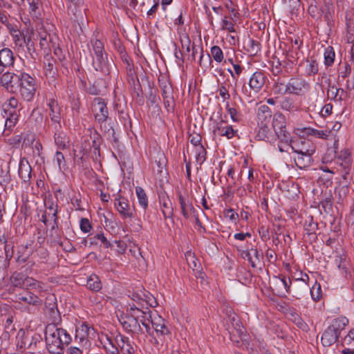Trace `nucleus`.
Wrapping results in <instances>:
<instances>
[{
  "label": "nucleus",
  "instance_id": "nucleus-1",
  "mask_svg": "<svg viewBox=\"0 0 354 354\" xmlns=\"http://www.w3.org/2000/svg\"><path fill=\"white\" fill-rule=\"evenodd\" d=\"M45 339L50 353L62 354L64 345H68L71 338L66 330L58 328L55 324H50L45 329Z\"/></svg>",
  "mask_w": 354,
  "mask_h": 354
},
{
  "label": "nucleus",
  "instance_id": "nucleus-2",
  "mask_svg": "<svg viewBox=\"0 0 354 354\" xmlns=\"http://www.w3.org/2000/svg\"><path fill=\"white\" fill-rule=\"evenodd\" d=\"M92 50L91 54L93 57V67L97 71L107 75L110 73L112 61H109L104 51L102 42L95 39L91 41Z\"/></svg>",
  "mask_w": 354,
  "mask_h": 354
},
{
  "label": "nucleus",
  "instance_id": "nucleus-3",
  "mask_svg": "<svg viewBox=\"0 0 354 354\" xmlns=\"http://www.w3.org/2000/svg\"><path fill=\"white\" fill-rule=\"evenodd\" d=\"M272 126L275 132L277 138L281 142H284L288 148L291 149V145L297 142V148H302L303 145L306 147V142L301 140H293L290 133L286 130V120L283 115L277 113L274 115L272 121Z\"/></svg>",
  "mask_w": 354,
  "mask_h": 354
},
{
  "label": "nucleus",
  "instance_id": "nucleus-4",
  "mask_svg": "<svg viewBox=\"0 0 354 354\" xmlns=\"http://www.w3.org/2000/svg\"><path fill=\"white\" fill-rule=\"evenodd\" d=\"M17 82V88H19L22 98L28 102L31 101L37 90L35 79L26 73L19 72Z\"/></svg>",
  "mask_w": 354,
  "mask_h": 354
},
{
  "label": "nucleus",
  "instance_id": "nucleus-5",
  "mask_svg": "<svg viewBox=\"0 0 354 354\" xmlns=\"http://www.w3.org/2000/svg\"><path fill=\"white\" fill-rule=\"evenodd\" d=\"M142 310H134L131 314L121 313L118 315V319L124 330L128 332L138 333L142 332L138 319L141 317Z\"/></svg>",
  "mask_w": 354,
  "mask_h": 354
},
{
  "label": "nucleus",
  "instance_id": "nucleus-6",
  "mask_svg": "<svg viewBox=\"0 0 354 354\" xmlns=\"http://www.w3.org/2000/svg\"><path fill=\"white\" fill-rule=\"evenodd\" d=\"M10 283L14 287L32 288L35 290H42L43 284L32 278L26 277L20 272H14L10 277Z\"/></svg>",
  "mask_w": 354,
  "mask_h": 354
},
{
  "label": "nucleus",
  "instance_id": "nucleus-7",
  "mask_svg": "<svg viewBox=\"0 0 354 354\" xmlns=\"http://www.w3.org/2000/svg\"><path fill=\"white\" fill-rule=\"evenodd\" d=\"M291 149L298 154L297 158H295V162L297 167L299 169H304L310 165L312 162V154L313 150H310L303 145L302 148H297V142L293 143L290 146Z\"/></svg>",
  "mask_w": 354,
  "mask_h": 354
},
{
  "label": "nucleus",
  "instance_id": "nucleus-8",
  "mask_svg": "<svg viewBox=\"0 0 354 354\" xmlns=\"http://www.w3.org/2000/svg\"><path fill=\"white\" fill-rule=\"evenodd\" d=\"M92 110L95 115V120L99 123H103L108 120L109 111L106 104L101 97H96L92 103Z\"/></svg>",
  "mask_w": 354,
  "mask_h": 354
},
{
  "label": "nucleus",
  "instance_id": "nucleus-9",
  "mask_svg": "<svg viewBox=\"0 0 354 354\" xmlns=\"http://www.w3.org/2000/svg\"><path fill=\"white\" fill-rule=\"evenodd\" d=\"M41 6L42 5L35 6L29 4V13L33 22L35 24V26L31 24V21L29 19H22L24 24H28L29 27L32 28H35L37 30L42 28Z\"/></svg>",
  "mask_w": 354,
  "mask_h": 354
},
{
  "label": "nucleus",
  "instance_id": "nucleus-10",
  "mask_svg": "<svg viewBox=\"0 0 354 354\" xmlns=\"http://www.w3.org/2000/svg\"><path fill=\"white\" fill-rule=\"evenodd\" d=\"M18 73L6 72L2 73L0 76V84L8 91L15 92L17 89L18 82Z\"/></svg>",
  "mask_w": 354,
  "mask_h": 354
},
{
  "label": "nucleus",
  "instance_id": "nucleus-11",
  "mask_svg": "<svg viewBox=\"0 0 354 354\" xmlns=\"http://www.w3.org/2000/svg\"><path fill=\"white\" fill-rule=\"evenodd\" d=\"M70 4L68 7L69 14H72L77 21L83 22L84 19L85 10L83 0H67Z\"/></svg>",
  "mask_w": 354,
  "mask_h": 354
},
{
  "label": "nucleus",
  "instance_id": "nucleus-12",
  "mask_svg": "<svg viewBox=\"0 0 354 354\" xmlns=\"http://www.w3.org/2000/svg\"><path fill=\"white\" fill-rule=\"evenodd\" d=\"M15 62V57L12 51L4 48L0 50V75L6 68H10L13 66Z\"/></svg>",
  "mask_w": 354,
  "mask_h": 354
},
{
  "label": "nucleus",
  "instance_id": "nucleus-13",
  "mask_svg": "<svg viewBox=\"0 0 354 354\" xmlns=\"http://www.w3.org/2000/svg\"><path fill=\"white\" fill-rule=\"evenodd\" d=\"M117 210L123 218H131L134 216V209L131 207L128 201L123 198H119L115 203Z\"/></svg>",
  "mask_w": 354,
  "mask_h": 354
},
{
  "label": "nucleus",
  "instance_id": "nucleus-14",
  "mask_svg": "<svg viewBox=\"0 0 354 354\" xmlns=\"http://www.w3.org/2000/svg\"><path fill=\"white\" fill-rule=\"evenodd\" d=\"M282 11L291 15L297 13L300 8L299 0H275Z\"/></svg>",
  "mask_w": 354,
  "mask_h": 354
},
{
  "label": "nucleus",
  "instance_id": "nucleus-15",
  "mask_svg": "<svg viewBox=\"0 0 354 354\" xmlns=\"http://www.w3.org/2000/svg\"><path fill=\"white\" fill-rule=\"evenodd\" d=\"M306 85V83L304 80L301 79L292 78L286 85L285 92L299 95Z\"/></svg>",
  "mask_w": 354,
  "mask_h": 354
},
{
  "label": "nucleus",
  "instance_id": "nucleus-16",
  "mask_svg": "<svg viewBox=\"0 0 354 354\" xmlns=\"http://www.w3.org/2000/svg\"><path fill=\"white\" fill-rule=\"evenodd\" d=\"M115 342L118 347V351L120 350L123 354H132L134 352L128 337L120 334L118 335L115 337Z\"/></svg>",
  "mask_w": 354,
  "mask_h": 354
},
{
  "label": "nucleus",
  "instance_id": "nucleus-17",
  "mask_svg": "<svg viewBox=\"0 0 354 354\" xmlns=\"http://www.w3.org/2000/svg\"><path fill=\"white\" fill-rule=\"evenodd\" d=\"M48 106L50 109L49 115L52 122H53L55 125H58L60 127L59 120H60V108L58 105L57 101L54 99H50L48 102Z\"/></svg>",
  "mask_w": 354,
  "mask_h": 354
},
{
  "label": "nucleus",
  "instance_id": "nucleus-18",
  "mask_svg": "<svg viewBox=\"0 0 354 354\" xmlns=\"http://www.w3.org/2000/svg\"><path fill=\"white\" fill-rule=\"evenodd\" d=\"M265 75L261 71H256L253 73L249 81L251 88L256 91H259L265 84Z\"/></svg>",
  "mask_w": 354,
  "mask_h": 354
},
{
  "label": "nucleus",
  "instance_id": "nucleus-19",
  "mask_svg": "<svg viewBox=\"0 0 354 354\" xmlns=\"http://www.w3.org/2000/svg\"><path fill=\"white\" fill-rule=\"evenodd\" d=\"M151 324L158 335L164 336L169 333V329L165 326V320L160 316L153 318Z\"/></svg>",
  "mask_w": 354,
  "mask_h": 354
},
{
  "label": "nucleus",
  "instance_id": "nucleus-20",
  "mask_svg": "<svg viewBox=\"0 0 354 354\" xmlns=\"http://www.w3.org/2000/svg\"><path fill=\"white\" fill-rule=\"evenodd\" d=\"M179 203L181 209V212L185 218H188L192 213L195 212L192 203L189 199L182 194L178 195Z\"/></svg>",
  "mask_w": 354,
  "mask_h": 354
},
{
  "label": "nucleus",
  "instance_id": "nucleus-21",
  "mask_svg": "<svg viewBox=\"0 0 354 354\" xmlns=\"http://www.w3.org/2000/svg\"><path fill=\"white\" fill-rule=\"evenodd\" d=\"M56 60L50 55L44 57V66L45 75L47 77L54 78L57 75V68L55 67Z\"/></svg>",
  "mask_w": 354,
  "mask_h": 354
},
{
  "label": "nucleus",
  "instance_id": "nucleus-22",
  "mask_svg": "<svg viewBox=\"0 0 354 354\" xmlns=\"http://www.w3.org/2000/svg\"><path fill=\"white\" fill-rule=\"evenodd\" d=\"M348 320L345 317H340L334 319L330 324V328L335 332L339 337L342 330L347 326Z\"/></svg>",
  "mask_w": 354,
  "mask_h": 354
},
{
  "label": "nucleus",
  "instance_id": "nucleus-23",
  "mask_svg": "<svg viewBox=\"0 0 354 354\" xmlns=\"http://www.w3.org/2000/svg\"><path fill=\"white\" fill-rule=\"evenodd\" d=\"M271 117V111L268 106L263 105L259 109L257 118L259 126L268 124Z\"/></svg>",
  "mask_w": 354,
  "mask_h": 354
},
{
  "label": "nucleus",
  "instance_id": "nucleus-24",
  "mask_svg": "<svg viewBox=\"0 0 354 354\" xmlns=\"http://www.w3.org/2000/svg\"><path fill=\"white\" fill-rule=\"evenodd\" d=\"M19 176L24 181L27 182L31 176V167L25 159H21L19 165Z\"/></svg>",
  "mask_w": 354,
  "mask_h": 354
},
{
  "label": "nucleus",
  "instance_id": "nucleus-25",
  "mask_svg": "<svg viewBox=\"0 0 354 354\" xmlns=\"http://www.w3.org/2000/svg\"><path fill=\"white\" fill-rule=\"evenodd\" d=\"M339 336L333 332L328 326L323 333L322 336V344L324 346H329L334 344L338 339Z\"/></svg>",
  "mask_w": 354,
  "mask_h": 354
},
{
  "label": "nucleus",
  "instance_id": "nucleus-26",
  "mask_svg": "<svg viewBox=\"0 0 354 354\" xmlns=\"http://www.w3.org/2000/svg\"><path fill=\"white\" fill-rule=\"evenodd\" d=\"M59 126L56 124L55 127L56 130L55 142L59 149H65L68 143V138L64 132L59 131Z\"/></svg>",
  "mask_w": 354,
  "mask_h": 354
},
{
  "label": "nucleus",
  "instance_id": "nucleus-27",
  "mask_svg": "<svg viewBox=\"0 0 354 354\" xmlns=\"http://www.w3.org/2000/svg\"><path fill=\"white\" fill-rule=\"evenodd\" d=\"M223 123L224 122L221 121L217 124L214 133L217 132L219 136H226L228 139L233 138L235 131L233 129L232 126H223Z\"/></svg>",
  "mask_w": 354,
  "mask_h": 354
},
{
  "label": "nucleus",
  "instance_id": "nucleus-28",
  "mask_svg": "<svg viewBox=\"0 0 354 354\" xmlns=\"http://www.w3.org/2000/svg\"><path fill=\"white\" fill-rule=\"evenodd\" d=\"M160 201L165 218H171L173 215V207L171 201L167 196H163Z\"/></svg>",
  "mask_w": 354,
  "mask_h": 354
},
{
  "label": "nucleus",
  "instance_id": "nucleus-29",
  "mask_svg": "<svg viewBox=\"0 0 354 354\" xmlns=\"http://www.w3.org/2000/svg\"><path fill=\"white\" fill-rule=\"evenodd\" d=\"M87 287L93 292H98L102 289V283L96 274H91L87 279Z\"/></svg>",
  "mask_w": 354,
  "mask_h": 354
},
{
  "label": "nucleus",
  "instance_id": "nucleus-30",
  "mask_svg": "<svg viewBox=\"0 0 354 354\" xmlns=\"http://www.w3.org/2000/svg\"><path fill=\"white\" fill-rule=\"evenodd\" d=\"M102 344L104 349L109 354H118V347L115 342L114 339H110L108 337H106L105 339L102 341Z\"/></svg>",
  "mask_w": 354,
  "mask_h": 354
},
{
  "label": "nucleus",
  "instance_id": "nucleus-31",
  "mask_svg": "<svg viewBox=\"0 0 354 354\" xmlns=\"http://www.w3.org/2000/svg\"><path fill=\"white\" fill-rule=\"evenodd\" d=\"M101 129L104 131L105 136L108 139H112L115 142H118V138L115 136V132L112 125L107 121L103 123H100Z\"/></svg>",
  "mask_w": 354,
  "mask_h": 354
},
{
  "label": "nucleus",
  "instance_id": "nucleus-32",
  "mask_svg": "<svg viewBox=\"0 0 354 354\" xmlns=\"http://www.w3.org/2000/svg\"><path fill=\"white\" fill-rule=\"evenodd\" d=\"M257 137L259 140H266L268 142H271L273 140L272 136H271L270 129L268 124L259 126Z\"/></svg>",
  "mask_w": 354,
  "mask_h": 354
},
{
  "label": "nucleus",
  "instance_id": "nucleus-33",
  "mask_svg": "<svg viewBox=\"0 0 354 354\" xmlns=\"http://www.w3.org/2000/svg\"><path fill=\"white\" fill-rule=\"evenodd\" d=\"M200 59L198 64L202 69L205 71L210 67L212 60L209 53L204 54L203 48H200Z\"/></svg>",
  "mask_w": 354,
  "mask_h": 354
},
{
  "label": "nucleus",
  "instance_id": "nucleus-34",
  "mask_svg": "<svg viewBox=\"0 0 354 354\" xmlns=\"http://www.w3.org/2000/svg\"><path fill=\"white\" fill-rule=\"evenodd\" d=\"M45 307L50 313L54 314L57 311V299L55 295L49 294L45 300Z\"/></svg>",
  "mask_w": 354,
  "mask_h": 354
},
{
  "label": "nucleus",
  "instance_id": "nucleus-35",
  "mask_svg": "<svg viewBox=\"0 0 354 354\" xmlns=\"http://www.w3.org/2000/svg\"><path fill=\"white\" fill-rule=\"evenodd\" d=\"M88 327L86 324L82 325L76 330L75 341L79 340L80 343H87L86 337L88 333Z\"/></svg>",
  "mask_w": 354,
  "mask_h": 354
},
{
  "label": "nucleus",
  "instance_id": "nucleus-36",
  "mask_svg": "<svg viewBox=\"0 0 354 354\" xmlns=\"http://www.w3.org/2000/svg\"><path fill=\"white\" fill-rule=\"evenodd\" d=\"M18 120L17 115L14 113H10L9 117L6 118L5 121V129L3 131L4 136H8L9 133L8 131H10L12 127H14L17 123Z\"/></svg>",
  "mask_w": 354,
  "mask_h": 354
},
{
  "label": "nucleus",
  "instance_id": "nucleus-37",
  "mask_svg": "<svg viewBox=\"0 0 354 354\" xmlns=\"http://www.w3.org/2000/svg\"><path fill=\"white\" fill-rule=\"evenodd\" d=\"M136 192L139 205L145 210L148 207V198L145 190L140 187H136Z\"/></svg>",
  "mask_w": 354,
  "mask_h": 354
},
{
  "label": "nucleus",
  "instance_id": "nucleus-38",
  "mask_svg": "<svg viewBox=\"0 0 354 354\" xmlns=\"http://www.w3.org/2000/svg\"><path fill=\"white\" fill-rule=\"evenodd\" d=\"M19 299L34 306H37L41 304V300L37 296L33 294H30L27 297H19Z\"/></svg>",
  "mask_w": 354,
  "mask_h": 354
},
{
  "label": "nucleus",
  "instance_id": "nucleus-39",
  "mask_svg": "<svg viewBox=\"0 0 354 354\" xmlns=\"http://www.w3.org/2000/svg\"><path fill=\"white\" fill-rule=\"evenodd\" d=\"M344 162L340 164V166L344 168V174L343 177L346 178V176L349 173V166H350V153L348 151H345L343 153Z\"/></svg>",
  "mask_w": 354,
  "mask_h": 354
},
{
  "label": "nucleus",
  "instance_id": "nucleus-40",
  "mask_svg": "<svg viewBox=\"0 0 354 354\" xmlns=\"http://www.w3.org/2000/svg\"><path fill=\"white\" fill-rule=\"evenodd\" d=\"M201 137L198 134L190 136V142L196 147H198V158H201V153H205V149L201 145Z\"/></svg>",
  "mask_w": 354,
  "mask_h": 354
},
{
  "label": "nucleus",
  "instance_id": "nucleus-41",
  "mask_svg": "<svg viewBox=\"0 0 354 354\" xmlns=\"http://www.w3.org/2000/svg\"><path fill=\"white\" fill-rule=\"evenodd\" d=\"M160 88L162 91V97L163 99L173 97V88L171 84L168 82L163 83L160 85Z\"/></svg>",
  "mask_w": 354,
  "mask_h": 354
},
{
  "label": "nucleus",
  "instance_id": "nucleus-42",
  "mask_svg": "<svg viewBox=\"0 0 354 354\" xmlns=\"http://www.w3.org/2000/svg\"><path fill=\"white\" fill-rule=\"evenodd\" d=\"M211 53L214 59L217 62H221L223 59V53L220 47L214 46L211 48Z\"/></svg>",
  "mask_w": 354,
  "mask_h": 354
},
{
  "label": "nucleus",
  "instance_id": "nucleus-43",
  "mask_svg": "<svg viewBox=\"0 0 354 354\" xmlns=\"http://www.w3.org/2000/svg\"><path fill=\"white\" fill-rule=\"evenodd\" d=\"M319 206L324 212L329 213L332 210L333 201L331 196H329L320 202Z\"/></svg>",
  "mask_w": 354,
  "mask_h": 354
},
{
  "label": "nucleus",
  "instance_id": "nucleus-44",
  "mask_svg": "<svg viewBox=\"0 0 354 354\" xmlns=\"http://www.w3.org/2000/svg\"><path fill=\"white\" fill-rule=\"evenodd\" d=\"M142 296L144 297L143 300H145L150 307L155 308L158 305L156 299L150 292H142Z\"/></svg>",
  "mask_w": 354,
  "mask_h": 354
},
{
  "label": "nucleus",
  "instance_id": "nucleus-45",
  "mask_svg": "<svg viewBox=\"0 0 354 354\" xmlns=\"http://www.w3.org/2000/svg\"><path fill=\"white\" fill-rule=\"evenodd\" d=\"M335 59V53L332 47H328L324 52V59L326 65H331Z\"/></svg>",
  "mask_w": 354,
  "mask_h": 354
},
{
  "label": "nucleus",
  "instance_id": "nucleus-46",
  "mask_svg": "<svg viewBox=\"0 0 354 354\" xmlns=\"http://www.w3.org/2000/svg\"><path fill=\"white\" fill-rule=\"evenodd\" d=\"M290 283V279H286V278H279L276 277L274 283L279 288H283L286 292H288L289 290V283Z\"/></svg>",
  "mask_w": 354,
  "mask_h": 354
},
{
  "label": "nucleus",
  "instance_id": "nucleus-47",
  "mask_svg": "<svg viewBox=\"0 0 354 354\" xmlns=\"http://www.w3.org/2000/svg\"><path fill=\"white\" fill-rule=\"evenodd\" d=\"M46 205L47 207V208L50 210V211H53L52 212V218H53V221H54V225L52 226V229H54L55 227L57 226V205L55 206V208L54 207V204L53 202H50V201H48L47 203H46Z\"/></svg>",
  "mask_w": 354,
  "mask_h": 354
},
{
  "label": "nucleus",
  "instance_id": "nucleus-48",
  "mask_svg": "<svg viewBox=\"0 0 354 354\" xmlns=\"http://www.w3.org/2000/svg\"><path fill=\"white\" fill-rule=\"evenodd\" d=\"M15 34L13 35V40L16 46L22 47L24 43L26 42V37L22 35L19 31H15Z\"/></svg>",
  "mask_w": 354,
  "mask_h": 354
},
{
  "label": "nucleus",
  "instance_id": "nucleus-49",
  "mask_svg": "<svg viewBox=\"0 0 354 354\" xmlns=\"http://www.w3.org/2000/svg\"><path fill=\"white\" fill-rule=\"evenodd\" d=\"M131 84L133 86V93L137 96L140 97L142 94L141 86L140 84L138 79H135L133 77H131Z\"/></svg>",
  "mask_w": 354,
  "mask_h": 354
},
{
  "label": "nucleus",
  "instance_id": "nucleus-50",
  "mask_svg": "<svg viewBox=\"0 0 354 354\" xmlns=\"http://www.w3.org/2000/svg\"><path fill=\"white\" fill-rule=\"evenodd\" d=\"M339 92V89L337 88L335 86H333L327 88V97L330 100L337 101Z\"/></svg>",
  "mask_w": 354,
  "mask_h": 354
},
{
  "label": "nucleus",
  "instance_id": "nucleus-51",
  "mask_svg": "<svg viewBox=\"0 0 354 354\" xmlns=\"http://www.w3.org/2000/svg\"><path fill=\"white\" fill-rule=\"evenodd\" d=\"M248 50L252 55H256L259 50V44L253 39H250L248 43Z\"/></svg>",
  "mask_w": 354,
  "mask_h": 354
},
{
  "label": "nucleus",
  "instance_id": "nucleus-52",
  "mask_svg": "<svg viewBox=\"0 0 354 354\" xmlns=\"http://www.w3.org/2000/svg\"><path fill=\"white\" fill-rule=\"evenodd\" d=\"M307 73L309 75H315L318 72V64L315 60L308 61Z\"/></svg>",
  "mask_w": 354,
  "mask_h": 354
},
{
  "label": "nucleus",
  "instance_id": "nucleus-53",
  "mask_svg": "<svg viewBox=\"0 0 354 354\" xmlns=\"http://www.w3.org/2000/svg\"><path fill=\"white\" fill-rule=\"evenodd\" d=\"M252 253L251 252V250H243L241 252V257L244 259L248 260L250 262V263L251 264L252 268H256L257 267L256 261H254L252 259Z\"/></svg>",
  "mask_w": 354,
  "mask_h": 354
},
{
  "label": "nucleus",
  "instance_id": "nucleus-54",
  "mask_svg": "<svg viewBox=\"0 0 354 354\" xmlns=\"http://www.w3.org/2000/svg\"><path fill=\"white\" fill-rule=\"evenodd\" d=\"M153 319L151 315V311H143L142 310L141 317L138 319L139 324H143V323L147 324L148 322L151 323V320Z\"/></svg>",
  "mask_w": 354,
  "mask_h": 354
},
{
  "label": "nucleus",
  "instance_id": "nucleus-55",
  "mask_svg": "<svg viewBox=\"0 0 354 354\" xmlns=\"http://www.w3.org/2000/svg\"><path fill=\"white\" fill-rule=\"evenodd\" d=\"M281 107L283 110L291 111L294 108V104L290 98L285 97L281 102Z\"/></svg>",
  "mask_w": 354,
  "mask_h": 354
},
{
  "label": "nucleus",
  "instance_id": "nucleus-56",
  "mask_svg": "<svg viewBox=\"0 0 354 354\" xmlns=\"http://www.w3.org/2000/svg\"><path fill=\"white\" fill-rule=\"evenodd\" d=\"M80 229L84 233L90 232L91 230V225L88 218H82L80 220Z\"/></svg>",
  "mask_w": 354,
  "mask_h": 354
},
{
  "label": "nucleus",
  "instance_id": "nucleus-57",
  "mask_svg": "<svg viewBox=\"0 0 354 354\" xmlns=\"http://www.w3.org/2000/svg\"><path fill=\"white\" fill-rule=\"evenodd\" d=\"M10 259L4 257H0V273L6 272L7 268L9 267Z\"/></svg>",
  "mask_w": 354,
  "mask_h": 354
},
{
  "label": "nucleus",
  "instance_id": "nucleus-58",
  "mask_svg": "<svg viewBox=\"0 0 354 354\" xmlns=\"http://www.w3.org/2000/svg\"><path fill=\"white\" fill-rule=\"evenodd\" d=\"M310 131L311 134H313L314 136L323 139H327L329 134L330 133V131L311 129Z\"/></svg>",
  "mask_w": 354,
  "mask_h": 354
},
{
  "label": "nucleus",
  "instance_id": "nucleus-59",
  "mask_svg": "<svg viewBox=\"0 0 354 354\" xmlns=\"http://www.w3.org/2000/svg\"><path fill=\"white\" fill-rule=\"evenodd\" d=\"M55 160L59 170H62L65 165V160L63 153L60 151H57L55 153Z\"/></svg>",
  "mask_w": 354,
  "mask_h": 354
},
{
  "label": "nucleus",
  "instance_id": "nucleus-60",
  "mask_svg": "<svg viewBox=\"0 0 354 354\" xmlns=\"http://www.w3.org/2000/svg\"><path fill=\"white\" fill-rule=\"evenodd\" d=\"M222 28L224 29V30H227L230 32H235V29L234 28L233 24L231 21L227 20L226 17H225L223 19V21H222Z\"/></svg>",
  "mask_w": 354,
  "mask_h": 354
},
{
  "label": "nucleus",
  "instance_id": "nucleus-61",
  "mask_svg": "<svg viewBox=\"0 0 354 354\" xmlns=\"http://www.w3.org/2000/svg\"><path fill=\"white\" fill-rule=\"evenodd\" d=\"M39 35L40 37V45L41 47H45L48 44V41L51 39L50 35L46 32H39Z\"/></svg>",
  "mask_w": 354,
  "mask_h": 354
},
{
  "label": "nucleus",
  "instance_id": "nucleus-62",
  "mask_svg": "<svg viewBox=\"0 0 354 354\" xmlns=\"http://www.w3.org/2000/svg\"><path fill=\"white\" fill-rule=\"evenodd\" d=\"M5 257L9 259H11L13 256V245L12 243H6L5 245Z\"/></svg>",
  "mask_w": 354,
  "mask_h": 354
},
{
  "label": "nucleus",
  "instance_id": "nucleus-63",
  "mask_svg": "<svg viewBox=\"0 0 354 354\" xmlns=\"http://www.w3.org/2000/svg\"><path fill=\"white\" fill-rule=\"evenodd\" d=\"M224 216L229 218L230 221H234L238 218L239 215L234 211V209H228L225 211Z\"/></svg>",
  "mask_w": 354,
  "mask_h": 354
},
{
  "label": "nucleus",
  "instance_id": "nucleus-64",
  "mask_svg": "<svg viewBox=\"0 0 354 354\" xmlns=\"http://www.w3.org/2000/svg\"><path fill=\"white\" fill-rule=\"evenodd\" d=\"M219 95L223 98V100L225 101L226 100H229L230 97V95L228 93V91L225 88V86L222 85L218 88Z\"/></svg>",
  "mask_w": 354,
  "mask_h": 354
}]
</instances>
